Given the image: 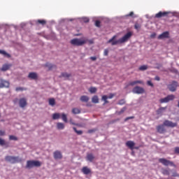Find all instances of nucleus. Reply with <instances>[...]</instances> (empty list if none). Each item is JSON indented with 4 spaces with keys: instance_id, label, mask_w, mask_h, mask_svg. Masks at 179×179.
<instances>
[{
    "instance_id": "19",
    "label": "nucleus",
    "mask_w": 179,
    "mask_h": 179,
    "mask_svg": "<svg viewBox=\"0 0 179 179\" xmlns=\"http://www.w3.org/2000/svg\"><path fill=\"white\" fill-rule=\"evenodd\" d=\"M169 31H165V32L161 34L158 36V39H159V40H162V39H163V38H169Z\"/></svg>"
},
{
    "instance_id": "36",
    "label": "nucleus",
    "mask_w": 179,
    "mask_h": 179,
    "mask_svg": "<svg viewBox=\"0 0 179 179\" xmlns=\"http://www.w3.org/2000/svg\"><path fill=\"white\" fill-rule=\"evenodd\" d=\"M162 174H164V176H170V171L167 169H163Z\"/></svg>"
},
{
    "instance_id": "59",
    "label": "nucleus",
    "mask_w": 179,
    "mask_h": 179,
    "mask_svg": "<svg viewBox=\"0 0 179 179\" xmlns=\"http://www.w3.org/2000/svg\"><path fill=\"white\" fill-rule=\"evenodd\" d=\"M17 101H19V99H14V103H16Z\"/></svg>"
},
{
    "instance_id": "60",
    "label": "nucleus",
    "mask_w": 179,
    "mask_h": 179,
    "mask_svg": "<svg viewBox=\"0 0 179 179\" xmlns=\"http://www.w3.org/2000/svg\"><path fill=\"white\" fill-rule=\"evenodd\" d=\"M115 121H120V119L116 120Z\"/></svg>"
},
{
    "instance_id": "8",
    "label": "nucleus",
    "mask_w": 179,
    "mask_h": 179,
    "mask_svg": "<svg viewBox=\"0 0 179 179\" xmlns=\"http://www.w3.org/2000/svg\"><path fill=\"white\" fill-rule=\"evenodd\" d=\"M169 13L170 12L169 11H164V12L159 11L158 13L155 15V17L157 19H160V17H167Z\"/></svg>"
},
{
    "instance_id": "61",
    "label": "nucleus",
    "mask_w": 179,
    "mask_h": 179,
    "mask_svg": "<svg viewBox=\"0 0 179 179\" xmlns=\"http://www.w3.org/2000/svg\"><path fill=\"white\" fill-rule=\"evenodd\" d=\"M71 124H72L73 125H75V123H72V122H71Z\"/></svg>"
},
{
    "instance_id": "42",
    "label": "nucleus",
    "mask_w": 179,
    "mask_h": 179,
    "mask_svg": "<svg viewBox=\"0 0 179 179\" xmlns=\"http://www.w3.org/2000/svg\"><path fill=\"white\" fill-rule=\"evenodd\" d=\"M134 29H136V30H139V29H141V24L136 23L134 25Z\"/></svg>"
},
{
    "instance_id": "55",
    "label": "nucleus",
    "mask_w": 179,
    "mask_h": 179,
    "mask_svg": "<svg viewBox=\"0 0 179 179\" xmlns=\"http://www.w3.org/2000/svg\"><path fill=\"white\" fill-rule=\"evenodd\" d=\"M94 129H91V130H89L88 131V132H89V134H92V133H93V132H94Z\"/></svg>"
},
{
    "instance_id": "11",
    "label": "nucleus",
    "mask_w": 179,
    "mask_h": 179,
    "mask_svg": "<svg viewBox=\"0 0 179 179\" xmlns=\"http://www.w3.org/2000/svg\"><path fill=\"white\" fill-rule=\"evenodd\" d=\"M163 124L164 127H168L169 128H174L175 127H177V123H174L170 120H165Z\"/></svg>"
},
{
    "instance_id": "25",
    "label": "nucleus",
    "mask_w": 179,
    "mask_h": 179,
    "mask_svg": "<svg viewBox=\"0 0 179 179\" xmlns=\"http://www.w3.org/2000/svg\"><path fill=\"white\" fill-rule=\"evenodd\" d=\"M92 103H94L95 104H97V103H99V96H96V95H94L92 98Z\"/></svg>"
},
{
    "instance_id": "62",
    "label": "nucleus",
    "mask_w": 179,
    "mask_h": 179,
    "mask_svg": "<svg viewBox=\"0 0 179 179\" xmlns=\"http://www.w3.org/2000/svg\"><path fill=\"white\" fill-rule=\"evenodd\" d=\"M0 117H1V115H0Z\"/></svg>"
},
{
    "instance_id": "30",
    "label": "nucleus",
    "mask_w": 179,
    "mask_h": 179,
    "mask_svg": "<svg viewBox=\"0 0 179 179\" xmlns=\"http://www.w3.org/2000/svg\"><path fill=\"white\" fill-rule=\"evenodd\" d=\"M89 92L91 94L96 93V92H97V88L95 87H90L89 89Z\"/></svg>"
},
{
    "instance_id": "22",
    "label": "nucleus",
    "mask_w": 179,
    "mask_h": 179,
    "mask_svg": "<svg viewBox=\"0 0 179 179\" xmlns=\"http://www.w3.org/2000/svg\"><path fill=\"white\" fill-rule=\"evenodd\" d=\"M167 108V107H161L159 108L157 110V114L158 115H162V114H163L164 111H166V109Z\"/></svg>"
},
{
    "instance_id": "2",
    "label": "nucleus",
    "mask_w": 179,
    "mask_h": 179,
    "mask_svg": "<svg viewBox=\"0 0 179 179\" xmlns=\"http://www.w3.org/2000/svg\"><path fill=\"white\" fill-rule=\"evenodd\" d=\"M87 43V39H80V38H73L71 41V44L72 45H76L77 47H80Z\"/></svg>"
},
{
    "instance_id": "28",
    "label": "nucleus",
    "mask_w": 179,
    "mask_h": 179,
    "mask_svg": "<svg viewBox=\"0 0 179 179\" xmlns=\"http://www.w3.org/2000/svg\"><path fill=\"white\" fill-rule=\"evenodd\" d=\"M59 118H61V114L54 113L52 115V120H59Z\"/></svg>"
},
{
    "instance_id": "4",
    "label": "nucleus",
    "mask_w": 179,
    "mask_h": 179,
    "mask_svg": "<svg viewBox=\"0 0 179 179\" xmlns=\"http://www.w3.org/2000/svg\"><path fill=\"white\" fill-rule=\"evenodd\" d=\"M6 162H8L12 164H15V163H20L22 162V159L19 158V157H13V156H6L5 157Z\"/></svg>"
},
{
    "instance_id": "14",
    "label": "nucleus",
    "mask_w": 179,
    "mask_h": 179,
    "mask_svg": "<svg viewBox=\"0 0 179 179\" xmlns=\"http://www.w3.org/2000/svg\"><path fill=\"white\" fill-rule=\"evenodd\" d=\"M28 78L32 80H37L38 79V75L36 72H31L29 73Z\"/></svg>"
},
{
    "instance_id": "43",
    "label": "nucleus",
    "mask_w": 179,
    "mask_h": 179,
    "mask_svg": "<svg viewBox=\"0 0 179 179\" xmlns=\"http://www.w3.org/2000/svg\"><path fill=\"white\" fill-rule=\"evenodd\" d=\"M118 104L120 106H124V104H125V100L121 99L120 101H119Z\"/></svg>"
},
{
    "instance_id": "10",
    "label": "nucleus",
    "mask_w": 179,
    "mask_h": 179,
    "mask_svg": "<svg viewBox=\"0 0 179 179\" xmlns=\"http://www.w3.org/2000/svg\"><path fill=\"white\" fill-rule=\"evenodd\" d=\"M115 95L114 94H110L109 96L103 95L102 96L101 100L104 101L103 105L108 104V99H113Z\"/></svg>"
},
{
    "instance_id": "32",
    "label": "nucleus",
    "mask_w": 179,
    "mask_h": 179,
    "mask_svg": "<svg viewBox=\"0 0 179 179\" xmlns=\"http://www.w3.org/2000/svg\"><path fill=\"white\" fill-rule=\"evenodd\" d=\"M49 104H50V106H52V107H53V106H55V99L54 98L50 99Z\"/></svg>"
},
{
    "instance_id": "33",
    "label": "nucleus",
    "mask_w": 179,
    "mask_h": 179,
    "mask_svg": "<svg viewBox=\"0 0 179 179\" xmlns=\"http://www.w3.org/2000/svg\"><path fill=\"white\" fill-rule=\"evenodd\" d=\"M62 120L64 122H68V117H66V115L65 113H62Z\"/></svg>"
},
{
    "instance_id": "5",
    "label": "nucleus",
    "mask_w": 179,
    "mask_h": 179,
    "mask_svg": "<svg viewBox=\"0 0 179 179\" xmlns=\"http://www.w3.org/2000/svg\"><path fill=\"white\" fill-rule=\"evenodd\" d=\"M177 87H178V82L173 80L169 85H168V89L170 92H176L177 90Z\"/></svg>"
},
{
    "instance_id": "26",
    "label": "nucleus",
    "mask_w": 179,
    "mask_h": 179,
    "mask_svg": "<svg viewBox=\"0 0 179 179\" xmlns=\"http://www.w3.org/2000/svg\"><path fill=\"white\" fill-rule=\"evenodd\" d=\"M57 129H64V128H65V124H64V123L58 122L57 124Z\"/></svg>"
},
{
    "instance_id": "13",
    "label": "nucleus",
    "mask_w": 179,
    "mask_h": 179,
    "mask_svg": "<svg viewBox=\"0 0 179 179\" xmlns=\"http://www.w3.org/2000/svg\"><path fill=\"white\" fill-rule=\"evenodd\" d=\"M19 105L21 108H24V107L27 106V99H26V98H21L19 100Z\"/></svg>"
},
{
    "instance_id": "12",
    "label": "nucleus",
    "mask_w": 179,
    "mask_h": 179,
    "mask_svg": "<svg viewBox=\"0 0 179 179\" xmlns=\"http://www.w3.org/2000/svg\"><path fill=\"white\" fill-rule=\"evenodd\" d=\"M9 81H6L2 78H0V89L3 87H9Z\"/></svg>"
},
{
    "instance_id": "29",
    "label": "nucleus",
    "mask_w": 179,
    "mask_h": 179,
    "mask_svg": "<svg viewBox=\"0 0 179 179\" xmlns=\"http://www.w3.org/2000/svg\"><path fill=\"white\" fill-rule=\"evenodd\" d=\"M59 78H71V74L68 73H62Z\"/></svg>"
},
{
    "instance_id": "20",
    "label": "nucleus",
    "mask_w": 179,
    "mask_h": 179,
    "mask_svg": "<svg viewBox=\"0 0 179 179\" xmlns=\"http://www.w3.org/2000/svg\"><path fill=\"white\" fill-rule=\"evenodd\" d=\"M139 83L140 85H143V81L142 80H135L133 82H130L129 83V86H135V85H138Z\"/></svg>"
},
{
    "instance_id": "52",
    "label": "nucleus",
    "mask_w": 179,
    "mask_h": 179,
    "mask_svg": "<svg viewBox=\"0 0 179 179\" xmlns=\"http://www.w3.org/2000/svg\"><path fill=\"white\" fill-rule=\"evenodd\" d=\"M127 16H134V12H130L128 15H127Z\"/></svg>"
},
{
    "instance_id": "3",
    "label": "nucleus",
    "mask_w": 179,
    "mask_h": 179,
    "mask_svg": "<svg viewBox=\"0 0 179 179\" xmlns=\"http://www.w3.org/2000/svg\"><path fill=\"white\" fill-rule=\"evenodd\" d=\"M41 162L40 161L28 160L25 169H33V167H41Z\"/></svg>"
},
{
    "instance_id": "17",
    "label": "nucleus",
    "mask_w": 179,
    "mask_h": 179,
    "mask_svg": "<svg viewBox=\"0 0 179 179\" xmlns=\"http://www.w3.org/2000/svg\"><path fill=\"white\" fill-rule=\"evenodd\" d=\"M53 156H54V159H55V160L62 159V154L61 153L60 151H58V150L55 151L53 153Z\"/></svg>"
},
{
    "instance_id": "15",
    "label": "nucleus",
    "mask_w": 179,
    "mask_h": 179,
    "mask_svg": "<svg viewBox=\"0 0 179 179\" xmlns=\"http://www.w3.org/2000/svg\"><path fill=\"white\" fill-rule=\"evenodd\" d=\"M126 146H127V148H129L131 150H134V149H139V148L138 147L134 148V146H135V143L132 141H127L126 143Z\"/></svg>"
},
{
    "instance_id": "24",
    "label": "nucleus",
    "mask_w": 179,
    "mask_h": 179,
    "mask_svg": "<svg viewBox=\"0 0 179 179\" xmlns=\"http://www.w3.org/2000/svg\"><path fill=\"white\" fill-rule=\"evenodd\" d=\"M9 68H10V64H3L2 68L1 69V71L5 72L6 71H8Z\"/></svg>"
},
{
    "instance_id": "31",
    "label": "nucleus",
    "mask_w": 179,
    "mask_h": 179,
    "mask_svg": "<svg viewBox=\"0 0 179 179\" xmlns=\"http://www.w3.org/2000/svg\"><path fill=\"white\" fill-rule=\"evenodd\" d=\"M73 114H80V109L78 108H74L72 109Z\"/></svg>"
},
{
    "instance_id": "7",
    "label": "nucleus",
    "mask_w": 179,
    "mask_h": 179,
    "mask_svg": "<svg viewBox=\"0 0 179 179\" xmlns=\"http://www.w3.org/2000/svg\"><path fill=\"white\" fill-rule=\"evenodd\" d=\"M159 162L162 163V164H163L164 166H176V165L174 164L173 162H171L170 160H167L164 158H161L159 159Z\"/></svg>"
},
{
    "instance_id": "41",
    "label": "nucleus",
    "mask_w": 179,
    "mask_h": 179,
    "mask_svg": "<svg viewBox=\"0 0 179 179\" xmlns=\"http://www.w3.org/2000/svg\"><path fill=\"white\" fill-rule=\"evenodd\" d=\"M9 139L10 141H17V137L10 135L9 136Z\"/></svg>"
},
{
    "instance_id": "9",
    "label": "nucleus",
    "mask_w": 179,
    "mask_h": 179,
    "mask_svg": "<svg viewBox=\"0 0 179 179\" xmlns=\"http://www.w3.org/2000/svg\"><path fill=\"white\" fill-rule=\"evenodd\" d=\"M132 92L136 93V94H142L145 93V90L141 87L136 86L133 89Z\"/></svg>"
},
{
    "instance_id": "53",
    "label": "nucleus",
    "mask_w": 179,
    "mask_h": 179,
    "mask_svg": "<svg viewBox=\"0 0 179 179\" xmlns=\"http://www.w3.org/2000/svg\"><path fill=\"white\" fill-rule=\"evenodd\" d=\"M132 118H134L133 117H127L124 121H128V120H132Z\"/></svg>"
},
{
    "instance_id": "47",
    "label": "nucleus",
    "mask_w": 179,
    "mask_h": 179,
    "mask_svg": "<svg viewBox=\"0 0 179 179\" xmlns=\"http://www.w3.org/2000/svg\"><path fill=\"white\" fill-rule=\"evenodd\" d=\"M147 85H148V86H151V87H153V84L152 83V81L148 80L147 82Z\"/></svg>"
},
{
    "instance_id": "35",
    "label": "nucleus",
    "mask_w": 179,
    "mask_h": 179,
    "mask_svg": "<svg viewBox=\"0 0 179 179\" xmlns=\"http://www.w3.org/2000/svg\"><path fill=\"white\" fill-rule=\"evenodd\" d=\"M37 23H38L39 24H42V26H44V24H45L47 22L44 20H38Z\"/></svg>"
},
{
    "instance_id": "49",
    "label": "nucleus",
    "mask_w": 179,
    "mask_h": 179,
    "mask_svg": "<svg viewBox=\"0 0 179 179\" xmlns=\"http://www.w3.org/2000/svg\"><path fill=\"white\" fill-rule=\"evenodd\" d=\"M174 152L177 153V154H179V147L175 148Z\"/></svg>"
},
{
    "instance_id": "40",
    "label": "nucleus",
    "mask_w": 179,
    "mask_h": 179,
    "mask_svg": "<svg viewBox=\"0 0 179 179\" xmlns=\"http://www.w3.org/2000/svg\"><path fill=\"white\" fill-rule=\"evenodd\" d=\"M5 145H6L5 140L0 138V146H5Z\"/></svg>"
},
{
    "instance_id": "21",
    "label": "nucleus",
    "mask_w": 179,
    "mask_h": 179,
    "mask_svg": "<svg viewBox=\"0 0 179 179\" xmlns=\"http://www.w3.org/2000/svg\"><path fill=\"white\" fill-rule=\"evenodd\" d=\"M86 160H87L88 162H90L92 163V162H93V160H94V155H93V154H92V153L87 154V157H86Z\"/></svg>"
},
{
    "instance_id": "6",
    "label": "nucleus",
    "mask_w": 179,
    "mask_h": 179,
    "mask_svg": "<svg viewBox=\"0 0 179 179\" xmlns=\"http://www.w3.org/2000/svg\"><path fill=\"white\" fill-rule=\"evenodd\" d=\"M174 99H176V96L174 95H168L165 98L159 99V103H161L162 104H163V103H169V101H171L174 100Z\"/></svg>"
},
{
    "instance_id": "56",
    "label": "nucleus",
    "mask_w": 179,
    "mask_h": 179,
    "mask_svg": "<svg viewBox=\"0 0 179 179\" xmlns=\"http://www.w3.org/2000/svg\"><path fill=\"white\" fill-rule=\"evenodd\" d=\"M160 68H162V65H160V64H159V65L156 67L157 69H160Z\"/></svg>"
},
{
    "instance_id": "1",
    "label": "nucleus",
    "mask_w": 179,
    "mask_h": 179,
    "mask_svg": "<svg viewBox=\"0 0 179 179\" xmlns=\"http://www.w3.org/2000/svg\"><path fill=\"white\" fill-rule=\"evenodd\" d=\"M131 37H132V32L129 31L123 37L117 41H115V38H117V36H113L108 41V43L109 44L111 43V45H117V44H123V43H127V41H128V40H129Z\"/></svg>"
},
{
    "instance_id": "54",
    "label": "nucleus",
    "mask_w": 179,
    "mask_h": 179,
    "mask_svg": "<svg viewBox=\"0 0 179 179\" xmlns=\"http://www.w3.org/2000/svg\"><path fill=\"white\" fill-rule=\"evenodd\" d=\"M155 80H160V77H159V76H156L155 78Z\"/></svg>"
},
{
    "instance_id": "58",
    "label": "nucleus",
    "mask_w": 179,
    "mask_h": 179,
    "mask_svg": "<svg viewBox=\"0 0 179 179\" xmlns=\"http://www.w3.org/2000/svg\"><path fill=\"white\" fill-rule=\"evenodd\" d=\"M124 111H125V110L122 109L120 112H119V114H122V113H124Z\"/></svg>"
},
{
    "instance_id": "34",
    "label": "nucleus",
    "mask_w": 179,
    "mask_h": 179,
    "mask_svg": "<svg viewBox=\"0 0 179 179\" xmlns=\"http://www.w3.org/2000/svg\"><path fill=\"white\" fill-rule=\"evenodd\" d=\"M73 129L77 135H82L83 134V131L76 129V127H73Z\"/></svg>"
},
{
    "instance_id": "37",
    "label": "nucleus",
    "mask_w": 179,
    "mask_h": 179,
    "mask_svg": "<svg viewBox=\"0 0 179 179\" xmlns=\"http://www.w3.org/2000/svg\"><path fill=\"white\" fill-rule=\"evenodd\" d=\"M139 71H146L148 69V65H143L139 67Z\"/></svg>"
},
{
    "instance_id": "50",
    "label": "nucleus",
    "mask_w": 179,
    "mask_h": 179,
    "mask_svg": "<svg viewBox=\"0 0 179 179\" xmlns=\"http://www.w3.org/2000/svg\"><path fill=\"white\" fill-rule=\"evenodd\" d=\"M90 59L92 61H96V59H97V57H90Z\"/></svg>"
},
{
    "instance_id": "23",
    "label": "nucleus",
    "mask_w": 179,
    "mask_h": 179,
    "mask_svg": "<svg viewBox=\"0 0 179 179\" xmlns=\"http://www.w3.org/2000/svg\"><path fill=\"white\" fill-rule=\"evenodd\" d=\"M0 54L3 55L6 58H10V55L6 52L5 50H0Z\"/></svg>"
},
{
    "instance_id": "51",
    "label": "nucleus",
    "mask_w": 179,
    "mask_h": 179,
    "mask_svg": "<svg viewBox=\"0 0 179 179\" xmlns=\"http://www.w3.org/2000/svg\"><path fill=\"white\" fill-rule=\"evenodd\" d=\"M151 38H155L156 37V34L153 33L150 35Z\"/></svg>"
},
{
    "instance_id": "46",
    "label": "nucleus",
    "mask_w": 179,
    "mask_h": 179,
    "mask_svg": "<svg viewBox=\"0 0 179 179\" xmlns=\"http://www.w3.org/2000/svg\"><path fill=\"white\" fill-rule=\"evenodd\" d=\"M95 26H96V27H100V21L96 20V21L95 22Z\"/></svg>"
},
{
    "instance_id": "38",
    "label": "nucleus",
    "mask_w": 179,
    "mask_h": 179,
    "mask_svg": "<svg viewBox=\"0 0 179 179\" xmlns=\"http://www.w3.org/2000/svg\"><path fill=\"white\" fill-rule=\"evenodd\" d=\"M45 66H47V68H49V71H51V69H52V68H54V65H52V64H50V63H46Z\"/></svg>"
},
{
    "instance_id": "16",
    "label": "nucleus",
    "mask_w": 179,
    "mask_h": 179,
    "mask_svg": "<svg viewBox=\"0 0 179 179\" xmlns=\"http://www.w3.org/2000/svg\"><path fill=\"white\" fill-rule=\"evenodd\" d=\"M157 131L159 134H165L166 132V127H164V124H160L157 127Z\"/></svg>"
},
{
    "instance_id": "18",
    "label": "nucleus",
    "mask_w": 179,
    "mask_h": 179,
    "mask_svg": "<svg viewBox=\"0 0 179 179\" xmlns=\"http://www.w3.org/2000/svg\"><path fill=\"white\" fill-rule=\"evenodd\" d=\"M81 171L82 173H83V174H85L86 176L92 173V170H90V169H89L87 166L83 167Z\"/></svg>"
},
{
    "instance_id": "27",
    "label": "nucleus",
    "mask_w": 179,
    "mask_h": 179,
    "mask_svg": "<svg viewBox=\"0 0 179 179\" xmlns=\"http://www.w3.org/2000/svg\"><path fill=\"white\" fill-rule=\"evenodd\" d=\"M80 101H83L85 103H87V101H89V96H82L80 97Z\"/></svg>"
},
{
    "instance_id": "44",
    "label": "nucleus",
    "mask_w": 179,
    "mask_h": 179,
    "mask_svg": "<svg viewBox=\"0 0 179 179\" xmlns=\"http://www.w3.org/2000/svg\"><path fill=\"white\" fill-rule=\"evenodd\" d=\"M6 133L3 130H0V136H5Z\"/></svg>"
},
{
    "instance_id": "48",
    "label": "nucleus",
    "mask_w": 179,
    "mask_h": 179,
    "mask_svg": "<svg viewBox=\"0 0 179 179\" xmlns=\"http://www.w3.org/2000/svg\"><path fill=\"white\" fill-rule=\"evenodd\" d=\"M103 55H105L106 57H107V55H108V50L106 49L104 50Z\"/></svg>"
},
{
    "instance_id": "39",
    "label": "nucleus",
    "mask_w": 179,
    "mask_h": 179,
    "mask_svg": "<svg viewBox=\"0 0 179 179\" xmlns=\"http://www.w3.org/2000/svg\"><path fill=\"white\" fill-rule=\"evenodd\" d=\"M16 92H23V90H26V88L18 87L15 88Z\"/></svg>"
},
{
    "instance_id": "45",
    "label": "nucleus",
    "mask_w": 179,
    "mask_h": 179,
    "mask_svg": "<svg viewBox=\"0 0 179 179\" xmlns=\"http://www.w3.org/2000/svg\"><path fill=\"white\" fill-rule=\"evenodd\" d=\"M83 21L84 22V23H89L90 20L87 17H84L83 18Z\"/></svg>"
},
{
    "instance_id": "57",
    "label": "nucleus",
    "mask_w": 179,
    "mask_h": 179,
    "mask_svg": "<svg viewBox=\"0 0 179 179\" xmlns=\"http://www.w3.org/2000/svg\"><path fill=\"white\" fill-rule=\"evenodd\" d=\"M87 41H89L90 44H93V40H87Z\"/></svg>"
}]
</instances>
